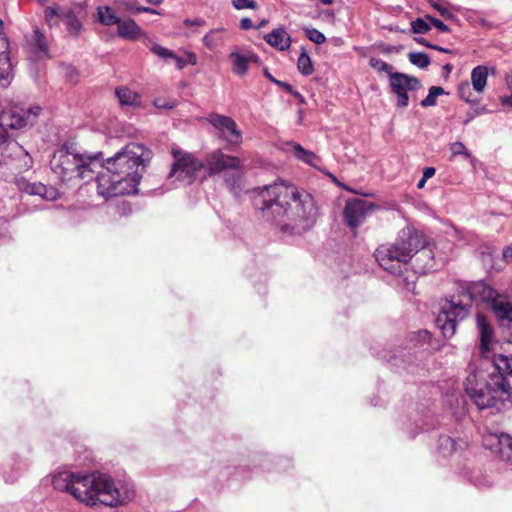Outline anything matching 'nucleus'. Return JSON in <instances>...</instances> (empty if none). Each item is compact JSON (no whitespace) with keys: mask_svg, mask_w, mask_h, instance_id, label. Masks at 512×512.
Here are the masks:
<instances>
[{"mask_svg":"<svg viewBox=\"0 0 512 512\" xmlns=\"http://www.w3.org/2000/svg\"><path fill=\"white\" fill-rule=\"evenodd\" d=\"M253 193L254 205L261 210L263 218L282 232L301 234L314 226L318 209L313 196L307 191L279 179L255 188Z\"/></svg>","mask_w":512,"mask_h":512,"instance_id":"f257e3e1","label":"nucleus"},{"mask_svg":"<svg viewBox=\"0 0 512 512\" xmlns=\"http://www.w3.org/2000/svg\"><path fill=\"white\" fill-rule=\"evenodd\" d=\"M151 157L144 145L129 143L106 159L104 170L96 178L98 194L104 198L134 194L142 178L141 170Z\"/></svg>","mask_w":512,"mask_h":512,"instance_id":"f03ea898","label":"nucleus"},{"mask_svg":"<svg viewBox=\"0 0 512 512\" xmlns=\"http://www.w3.org/2000/svg\"><path fill=\"white\" fill-rule=\"evenodd\" d=\"M54 485L90 506L116 507L132 500L135 495L132 487L122 482L115 483L108 475L100 473L77 475L62 472L55 477Z\"/></svg>","mask_w":512,"mask_h":512,"instance_id":"7ed1b4c3","label":"nucleus"},{"mask_svg":"<svg viewBox=\"0 0 512 512\" xmlns=\"http://www.w3.org/2000/svg\"><path fill=\"white\" fill-rule=\"evenodd\" d=\"M498 295L499 292L484 281L459 282L457 292L446 300L435 323L445 338H451L458 323L469 315L472 303H485L491 307Z\"/></svg>","mask_w":512,"mask_h":512,"instance_id":"20e7f679","label":"nucleus"},{"mask_svg":"<svg viewBox=\"0 0 512 512\" xmlns=\"http://www.w3.org/2000/svg\"><path fill=\"white\" fill-rule=\"evenodd\" d=\"M491 368L487 378L478 370L470 372L464 382V389L479 410L500 412L512 407V403L505 384L506 378L498 366V354L493 355Z\"/></svg>","mask_w":512,"mask_h":512,"instance_id":"39448f33","label":"nucleus"},{"mask_svg":"<svg viewBox=\"0 0 512 512\" xmlns=\"http://www.w3.org/2000/svg\"><path fill=\"white\" fill-rule=\"evenodd\" d=\"M40 106H31L28 109L9 108L0 105V150L1 163L7 164L9 160L22 162L18 167L29 170L33 166V159L28 152L16 141L12 140L10 131L33 126L41 114Z\"/></svg>","mask_w":512,"mask_h":512,"instance_id":"423d86ee","label":"nucleus"},{"mask_svg":"<svg viewBox=\"0 0 512 512\" xmlns=\"http://www.w3.org/2000/svg\"><path fill=\"white\" fill-rule=\"evenodd\" d=\"M98 155L90 156L76 152L68 143L59 147L50 159L52 173L62 183L93 178Z\"/></svg>","mask_w":512,"mask_h":512,"instance_id":"0eeeda50","label":"nucleus"},{"mask_svg":"<svg viewBox=\"0 0 512 512\" xmlns=\"http://www.w3.org/2000/svg\"><path fill=\"white\" fill-rule=\"evenodd\" d=\"M429 246L430 243L422 232L404 228L398 233L395 243L380 245L373 256H415Z\"/></svg>","mask_w":512,"mask_h":512,"instance_id":"6e6552de","label":"nucleus"},{"mask_svg":"<svg viewBox=\"0 0 512 512\" xmlns=\"http://www.w3.org/2000/svg\"><path fill=\"white\" fill-rule=\"evenodd\" d=\"M174 163L172 164L169 177H175L180 181H191L197 171L203 169L204 163L198 160L193 154L179 148L172 149Z\"/></svg>","mask_w":512,"mask_h":512,"instance_id":"1a4fd4ad","label":"nucleus"},{"mask_svg":"<svg viewBox=\"0 0 512 512\" xmlns=\"http://www.w3.org/2000/svg\"><path fill=\"white\" fill-rule=\"evenodd\" d=\"M391 92L397 96V107L406 108L409 104V91H417L422 88L420 80L405 73L394 72L389 77Z\"/></svg>","mask_w":512,"mask_h":512,"instance_id":"9d476101","label":"nucleus"},{"mask_svg":"<svg viewBox=\"0 0 512 512\" xmlns=\"http://www.w3.org/2000/svg\"><path fill=\"white\" fill-rule=\"evenodd\" d=\"M378 209L379 206L373 202L360 198L349 199L343 210L344 221L348 227L356 230L362 225L368 214Z\"/></svg>","mask_w":512,"mask_h":512,"instance_id":"9b49d317","label":"nucleus"},{"mask_svg":"<svg viewBox=\"0 0 512 512\" xmlns=\"http://www.w3.org/2000/svg\"><path fill=\"white\" fill-rule=\"evenodd\" d=\"M203 169L209 175H214L228 170H236L241 167L238 157L224 154L221 150H214L205 157Z\"/></svg>","mask_w":512,"mask_h":512,"instance_id":"f8f14e48","label":"nucleus"},{"mask_svg":"<svg viewBox=\"0 0 512 512\" xmlns=\"http://www.w3.org/2000/svg\"><path fill=\"white\" fill-rule=\"evenodd\" d=\"M378 265L390 274L405 276L409 269H413L415 274H427L433 272L436 268L423 267L416 270L415 264L411 263L414 258H374Z\"/></svg>","mask_w":512,"mask_h":512,"instance_id":"ddd939ff","label":"nucleus"},{"mask_svg":"<svg viewBox=\"0 0 512 512\" xmlns=\"http://www.w3.org/2000/svg\"><path fill=\"white\" fill-rule=\"evenodd\" d=\"M208 122L216 129L221 130L229 143L238 144L241 142V132L237 129V124L232 118L213 113L209 115Z\"/></svg>","mask_w":512,"mask_h":512,"instance_id":"4468645a","label":"nucleus"},{"mask_svg":"<svg viewBox=\"0 0 512 512\" xmlns=\"http://www.w3.org/2000/svg\"><path fill=\"white\" fill-rule=\"evenodd\" d=\"M14 76L10 59V43L6 35L0 32V86L7 87Z\"/></svg>","mask_w":512,"mask_h":512,"instance_id":"2eb2a0df","label":"nucleus"},{"mask_svg":"<svg viewBox=\"0 0 512 512\" xmlns=\"http://www.w3.org/2000/svg\"><path fill=\"white\" fill-rule=\"evenodd\" d=\"M490 308L500 325L512 329V302L507 295L499 293Z\"/></svg>","mask_w":512,"mask_h":512,"instance_id":"dca6fc26","label":"nucleus"},{"mask_svg":"<svg viewBox=\"0 0 512 512\" xmlns=\"http://www.w3.org/2000/svg\"><path fill=\"white\" fill-rule=\"evenodd\" d=\"M17 187L29 195H37L46 200H54L57 197V191L52 187H47L42 183H30L25 178L16 179Z\"/></svg>","mask_w":512,"mask_h":512,"instance_id":"f3484780","label":"nucleus"},{"mask_svg":"<svg viewBox=\"0 0 512 512\" xmlns=\"http://www.w3.org/2000/svg\"><path fill=\"white\" fill-rule=\"evenodd\" d=\"M476 322L480 336V350L481 353L484 354L490 351V344L494 337V330L487 317L481 313L477 314Z\"/></svg>","mask_w":512,"mask_h":512,"instance_id":"a211bd4d","label":"nucleus"},{"mask_svg":"<svg viewBox=\"0 0 512 512\" xmlns=\"http://www.w3.org/2000/svg\"><path fill=\"white\" fill-rule=\"evenodd\" d=\"M467 442L463 439H454L448 435H442L438 439V452L448 457L457 451H463L467 448Z\"/></svg>","mask_w":512,"mask_h":512,"instance_id":"6ab92c4d","label":"nucleus"},{"mask_svg":"<svg viewBox=\"0 0 512 512\" xmlns=\"http://www.w3.org/2000/svg\"><path fill=\"white\" fill-rule=\"evenodd\" d=\"M229 60L233 65V72L239 76H244L248 71V64L250 62H257L258 56L251 52L242 54L239 52H231L229 54Z\"/></svg>","mask_w":512,"mask_h":512,"instance_id":"aec40b11","label":"nucleus"},{"mask_svg":"<svg viewBox=\"0 0 512 512\" xmlns=\"http://www.w3.org/2000/svg\"><path fill=\"white\" fill-rule=\"evenodd\" d=\"M492 440L496 442L492 444V448L499 454L500 458L512 463V436L501 433L500 435L493 436Z\"/></svg>","mask_w":512,"mask_h":512,"instance_id":"412c9836","label":"nucleus"},{"mask_svg":"<svg viewBox=\"0 0 512 512\" xmlns=\"http://www.w3.org/2000/svg\"><path fill=\"white\" fill-rule=\"evenodd\" d=\"M265 41L272 47L280 51L289 49L291 45V37L284 28L273 29L264 36Z\"/></svg>","mask_w":512,"mask_h":512,"instance_id":"4be33fe9","label":"nucleus"},{"mask_svg":"<svg viewBox=\"0 0 512 512\" xmlns=\"http://www.w3.org/2000/svg\"><path fill=\"white\" fill-rule=\"evenodd\" d=\"M118 26V35L123 39L137 40L143 35L141 27L132 19L122 21L120 19Z\"/></svg>","mask_w":512,"mask_h":512,"instance_id":"5701e85b","label":"nucleus"},{"mask_svg":"<svg viewBox=\"0 0 512 512\" xmlns=\"http://www.w3.org/2000/svg\"><path fill=\"white\" fill-rule=\"evenodd\" d=\"M226 30L224 28H215L206 33L203 37L204 46L210 51H217L225 44Z\"/></svg>","mask_w":512,"mask_h":512,"instance_id":"b1692460","label":"nucleus"},{"mask_svg":"<svg viewBox=\"0 0 512 512\" xmlns=\"http://www.w3.org/2000/svg\"><path fill=\"white\" fill-rule=\"evenodd\" d=\"M115 96L121 106H138L140 105V95L128 87L122 86L115 90Z\"/></svg>","mask_w":512,"mask_h":512,"instance_id":"393cba45","label":"nucleus"},{"mask_svg":"<svg viewBox=\"0 0 512 512\" xmlns=\"http://www.w3.org/2000/svg\"><path fill=\"white\" fill-rule=\"evenodd\" d=\"M29 44L34 49L37 57H48L47 39L40 29H34Z\"/></svg>","mask_w":512,"mask_h":512,"instance_id":"a878e982","label":"nucleus"},{"mask_svg":"<svg viewBox=\"0 0 512 512\" xmlns=\"http://www.w3.org/2000/svg\"><path fill=\"white\" fill-rule=\"evenodd\" d=\"M488 77V70L486 66L479 65L471 72V82L475 91L483 92Z\"/></svg>","mask_w":512,"mask_h":512,"instance_id":"bb28decb","label":"nucleus"},{"mask_svg":"<svg viewBox=\"0 0 512 512\" xmlns=\"http://www.w3.org/2000/svg\"><path fill=\"white\" fill-rule=\"evenodd\" d=\"M97 21L105 26L117 25L120 18L110 6H99L97 8Z\"/></svg>","mask_w":512,"mask_h":512,"instance_id":"cd10ccee","label":"nucleus"},{"mask_svg":"<svg viewBox=\"0 0 512 512\" xmlns=\"http://www.w3.org/2000/svg\"><path fill=\"white\" fill-rule=\"evenodd\" d=\"M116 3L123 8L124 11L129 12L131 14L138 13H150V14H159V12L153 8L139 6L134 2L129 0H116Z\"/></svg>","mask_w":512,"mask_h":512,"instance_id":"c85d7f7f","label":"nucleus"},{"mask_svg":"<svg viewBox=\"0 0 512 512\" xmlns=\"http://www.w3.org/2000/svg\"><path fill=\"white\" fill-rule=\"evenodd\" d=\"M293 154L298 159L311 166H316L318 157L312 151L305 150L300 144H293Z\"/></svg>","mask_w":512,"mask_h":512,"instance_id":"c756f323","label":"nucleus"},{"mask_svg":"<svg viewBox=\"0 0 512 512\" xmlns=\"http://www.w3.org/2000/svg\"><path fill=\"white\" fill-rule=\"evenodd\" d=\"M297 68L298 71L304 76H309L314 71L311 58L309 57L305 49H302V52L297 60Z\"/></svg>","mask_w":512,"mask_h":512,"instance_id":"7c9ffc66","label":"nucleus"},{"mask_svg":"<svg viewBox=\"0 0 512 512\" xmlns=\"http://www.w3.org/2000/svg\"><path fill=\"white\" fill-rule=\"evenodd\" d=\"M65 23L69 33L74 36H77L83 28L81 21L72 11L65 14Z\"/></svg>","mask_w":512,"mask_h":512,"instance_id":"2f4dec72","label":"nucleus"},{"mask_svg":"<svg viewBox=\"0 0 512 512\" xmlns=\"http://www.w3.org/2000/svg\"><path fill=\"white\" fill-rule=\"evenodd\" d=\"M444 94V89L440 86H432L429 89L428 95L421 101L422 107L435 106L437 97Z\"/></svg>","mask_w":512,"mask_h":512,"instance_id":"473e14b6","label":"nucleus"},{"mask_svg":"<svg viewBox=\"0 0 512 512\" xmlns=\"http://www.w3.org/2000/svg\"><path fill=\"white\" fill-rule=\"evenodd\" d=\"M408 58L413 65L421 69L427 68L430 64L429 56L423 52H411L409 53Z\"/></svg>","mask_w":512,"mask_h":512,"instance_id":"72a5a7b5","label":"nucleus"},{"mask_svg":"<svg viewBox=\"0 0 512 512\" xmlns=\"http://www.w3.org/2000/svg\"><path fill=\"white\" fill-rule=\"evenodd\" d=\"M232 171V175L225 179V183L232 192L237 193V191L240 189V183L242 179L241 167Z\"/></svg>","mask_w":512,"mask_h":512,"instance_id":"f704fd0d","label":"nucleus"},{"mask_svg":"<svg viewBox=\"0 0 512 512\" xmlns=\"http://www.w3.org/2000/svg\"><path fill=\"white\" fill-rule=\"evenodd\" d=\"M430 30V24L425 18H417L411 22V31L414 34H425Z\"/></svg>","mask_w":512,"mask_h":512,"instance_id":"c9c22d12","label":"nucleus"},{"mask_svg":"<svg viewBox=\"0 0 512 512\" xmlns=\"http://www.w3.org/2000/svg\"><path fill=\"white\" fill-rule=\"evenodd\" d=\"M369 65L378 71H384V72L388 73L389 76L394 73L393 67L380 58L371 57L369 59Z\"/></svg>","mask_w":512,"mask_h":512,"instance_id":"e433bc0d","label":"nucleus"},{"mask_svg":"<svg viewBox=\"0 0 512 512\" xmlns=\"http://www.w3.org/2000/svg\"><path fill=\"white\" fill-rule=\"evenodd\" d=\"M470 481L474 486L478 488L489 487L491 485L490 480L480 472H474L470 478Z\"/></svg>","mask_w":512,"mask_h":512,"instance_id":"4c0bfd02","label":"nucleus"},{"mask_svg":"<svg viewBox=\"0 0 512 512\" xmlns=\"http://www.w3.org/2000/svg\"><path fill=\"white\" fill-rule=\"evenodd\" d=\"M232 5L236 10H256L258 8V4L255 0H232Z\"/></svg>","mask_w":512,"mask_h":512,"instance_id":"58836bf2","label":"nucleus"},{"mask_svg":"<svg viewBox=\"0 0 512 512\" xmlns=\"http://www.w3.org/2000/svg\"><path fill=\"white\" fill-rule=\"evenodd\" d=\"M59 16V11H58V6L55 5V6H50V7H46L45 10H44V17H45V20L46 22L49 24V25H55L57 24V22L55 21V19Z\"/></svg>","mask_w":512,"mask_h":512,"instance_id":"ea45409f","label":"nucleus"},{"mask_svg":"<svg viewBox=\"0 0 512 512\" xmlns=\"http://www.w3.org/2000/svg\"><path fill=\"white\" fill-rule=\"evenodd\" d=\"M306 36L310 41L316 44H322L326 41L325 35L315 28L307 29Z\"/></svg>","mask_w":512,"mask_h":512,"instance_id":"a19ab883","label":"nucleus"},{"mask_svg":"<svg viewBox=\"0 0 512 512\" xmlns=\"http://www.w3.org/2000/svg\"><path fill=\"white\" fill-rule=\"evenodd\" d=\"M450 150L453 156L462 155L465 158H469L471 156L470 152L467 150V148L462 142L452 143L450 145Z\"/></svg>","mask_w":512,"mask_h":512,"instance_id":"79ce46f5","label":"nucleus"},{"mask_svg":"<svg viewBox=\"0 0 512 512\" xmlns=\"http://www.w3.org/2000/svg\"><path fill=\"white\" fill-rule=\"evenodd\" d=\"M151 51L159 56L160 58H163V59H170L171 57H175V54L173 51L161 46V45H158V44H153L152 47H151Z\"/></svg>","mask_w":512,"mask_h":512,"instance_id":"37998d69","label":"nucleus"},{"mask_svg":"<svg viewBox=\"0 0 512 512\" xmlns=\"http://www.w3.org/2000/svg\"><path fill=\"white\" fill-rule=\"evenodd\" d=\"M426 19L430 22V24L435 26L441 32H449L450 31L449 27L445 23H443L441 20H439L435 17L427 15Z\"/></svg>","mask_w":512,"mask_h":512,"instance_id":"c03bdc74","label":"nucleus"},{"mask_svg":"<svg viewBox=\"0 0 512 512\" xmlns=\"http://www.w3.org/2000/svg\"><path fill=\"white\" fill-rule=\"evenodd\" d=\"M431 5L434 9H436L441 16H443L445 19H452L454 18V15L443 5L439 4L438 2H431Z\"/></svg>","mask_w":512,"mask_h":512,"instance_id":"a18cd8bd","label":"nucleus"},{"mask_svg":"<svg viewBox=\"0 0 512 512\" xmlns=\"http://www.w3.org/2000/svg\"><path fill=\"white\" fill-rule=\"evenodd\" d=\"M154 105L158 108H164V109H172L176 106L175 101H164L162 99H156L154 101Z\"/></svg>","mask_w":512,"mask_h":512,"instance_id":"49530a36","label":"nucleus"},{"mask_svg":"<svg viewBox=\"0 0 512 512\" xmlns=\"http://www.w3.org/2000/svg\"><path fill=\"white\" fill-rule=\"evenodd\" d=\"M404 355L402 356H397V355H392L390 356L389 358L386 357V355H383L382 358L388 362H390L393 366L395 367H400L401 364L404 362L403 360V357Z\"/></svg>","mask_w":512,"mask_h":512,"instance_id":"de8ad7c7","label":"nucleus"},{"mask_svg":"<svg viewBox=\"0 0 512 512\" xmlns=\"http://www.w3.org/2000/svg\"><path fill=\"white\" fill-rule=\"evenodd\" d=\"M9 238V232L7 228V221L0 218V241Z\"/></svg>","mask_w":512,"mask_h":512,"instance_id":"09e8293b","label":"nucleus"},{"mask_svg":"<svg viewBox=\"0 0 512 512\" xmlns=\"http://www.w3.org/2000/svg\"><path fill=\"white\" fill-rule=\"evenodd\" d=\"M253 27V22L250 18L245 17L240 20V28L242 30H249Z\"/></svg>","mask_w":512,"mask_h":512,"instance_id":"8fccbe9b","label":"nucleus"},{"mask_svg":"<svg viewBox=\"0 0 512 512\" xmlns=\"http://www.w3.org/2000/svg\"><path fill=\"white\" fill-rule=\"evenodd\" d=\"M184 24L185 26H203L205 24V21L201 18H197L194 20L185 19Z\"/></svg>","mask_w":512,"mask_h":512,"instance_id":"3c124183","label":"nucleus"},{"mask_svg":"<svg viewBox=\"0 0 512 512\" xmlns=\"http://www.w3.org/2000/svg\"><path fill=\"white\" fill-rule=\"evenodd\" d=\"M275 84L283 88L287 93L292 94L295 90L292 85L284 81H275Z\"/></svg>","mask_w":512,"mask_h":512,"instance_id":"603ef678","label":"nucleus"},{"mask_svg":"<svg viewBox=\"0 0 512 512\" xmlns=\"http://www.w3.org/2000/svg\"><path fill=\"white\" fill-rule=\"evenodd\" d=\"M466 92H469V85L468 84H461L459 86V95L462 99L470 102L471 100L466 96Z\"/></svg>","mask_w":512,"mask_h":512,"instance_id":"864d4df0","label":"nucleus"},{"mask_svg":"<svg viewBox=\"0 0 512 512\" xmlns=\"http://www.w3.org/2000/svg\"><path fill=\"white\" fill-rule=\"evenodd\" d=\"M480 256H491L495 253V249L490 246H484L480 248Z\"/></svg>","mask_w":512,"mask_h":512,"instance_id":"5fc2aeb1","label":"nucleus"},{"mask_svg":"<svg viewBox=\"0 0 512 512\" xmlns=\"http://www.w3.org/2000/svg\"><path fill=\"white\" fill-rule=\"evenodd\" d=\"M170 59H173L175 61L176 67L179 70L183 69L187 64V62L184 59H182L181 57H178L176 54H175V57H171Z\"/></svg>","mask_w":512,"mask_h":512,"instance_id":"6e6d98bb","label":"nucleus"},{"mask_svg":"<svg viewBox=\"0 0 512 512\" xmlns=\"http://www.w3.org/2000/svg\"><path fill=\"white\" fill-rule=\"evenodd\" d=\"M435 172H436V170H435L434 167H426L423 170V176L422 177H424L426 179H429V178H431V177H433L435 175Z\"/></svg>","mask_w":512,"mask_h":512,"instance_id":"4d7b16f0","label":"nucleus"},{"mask_svg":"<svg viewBox=\"0 0 512 512\" xmlns=\"http://www.w3.org/2000/svg\"><path fill=\"white\" fill-rule=\"evenodd\" d=\"M415 41L420 44V45H423L425 47H428V48H432V44L429 43L425 38L423 37H416L415 38Z\"/></svg>","mask_w":512,"mask_h":512,"instance_id":"13d9d810","label":"nucleus"},{"mask_svg":"<svg viewBox=\"0 0 512 512\" xmlns=\"http://www.w3.org/2000/svg\"><path fill=\"white\" fill-rule=\"evenodd\" d=\"M186 62L191 64V65H196V63H197L196 55L194 53H189L188 54V60Z\"/></svg>","mask_w":512,"mask_h":512,"instance_id":"bf43d9fd","label":"nucleus"},{"mask_svg":"<svg viewBox=\"0 0 512 512\" xmlns=\"http://www.w3.org/2000/svg\"><path fill=\"white\" fill-rule=\"evenodd\" d=\"M291 95L294 96L300 103L305 102L303 95L299 93L297 90H294Z\"/></svg>","mask_w":512,"mask_h":512,"instance_id":"052dcab7","label":"nucleus"},{"mask_svg":"<svg viewBox=\"0 0 512 512\" xmlns=\"http://www.w3.org/2000/svg\"><path fill=\"white\" fill-rule=\"evenodd\" d=\"M502 256H512V244L503 249Z\"/></svg>","mask_w":512,"mask_h":512,"instance_id":"680f3d73","label":"nucleus"},{"mask_svg":"<svg viewBox=\"0 0 512 512\" xmlns=\"http://www.w3.org/2000/svg\"><path fill=\"white\" fill-rule=\"evenodd\" d=\"M431 49H434V50H437V51H440V52H444V53H450L451 52L447 48H444V47H441V46H438V45H434V44H432V48Z\"/></svg>","mask_w":512,"mask_h":512,"instance_id":"e2e57ef3","label":"nucleus"},{"mask_svg":"<svg viewBox=\"0 0 512 512\" xmlns=\"http://www.w3.org/2000/svg\"><path fill=\"white\" fill-rule=\"evenodd\" d=\"M264 75L266 78H268L272 83L275 84V81H278L277 79H275L268 71V69H265L264 70Z\"/></svg>","mask_w":512,"mask_h":512,"instance_id":"0e129e2a","label":"nucleus"},{"mask_svg":"<svg viewBox=\"0 0 512 512\" xmlns=\"http://www.w3.org/2000/svg\"><path fill=\"white\" fill-rule=\"evenodd\" d=\"M427 180H428V179H426V178L422 177V178L419 180V182L417 183V188H419V189L423 188Z\"/></svg>","mask_w":512,"mask_h":512,"instance_id":"69168bd1","label":"nucleus"},{"mask_svg":"<svg viewBox=\"0 0 512 512\" xmlns=\"http://www.w3.org/2000/svg\"><path fill=\"white\" fill-rule=\"evenodd\" d=\"M473 118H474L473 113L467 114L466 119L463 121V124H465V125L468 124Z\"/></svg>","mask_w":512,"mask_h":512,"instance_id":"338daca9","label":"nucleus"},{"mask_svg":"<svg viewBox=\"0 0 512 512\" xmlns=\"http://www.w3.org/2000/svg\"><path fill=\"white\" fill-rule=\"evenodd\" d=\"M506 81H507V85H508L509 89L512 91V75L508 76Z\"/></svg>","mask_w":512,"mask_h":512,"instance_id":"774afa93","label":"nucleus"}]
</instances>
